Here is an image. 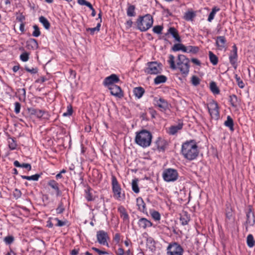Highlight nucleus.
<instances>
[{"mask_svg": "<svg viewBox=\"0 0 255 255\" xmlns=\"http://www.w3.org/2000/svg\"><path fill=\"white\" fill-rule=\"evenodd\" d=\"M16 20L20 23L25 22V16L22 12L19 11L16 13Z\"/></svg>", "mask_w": 255, "mask_h": 255, "instance_id": "nucleus-52", "label": "nucleus"}, {"mask_svg": "<svg viewBox=\"0 0 255 255\" xmlns=\"http://www.w3.org/2000/svg\"><path fill=\"white\" fill-rule=\"evenodd\" d=\"M167 80V77L163 75H160L156 76L154 79V83L155 85H158L161 83H164L166 82Z\"/></svg>", "mask_w": 255, "mask_h": 255, "instance_id": "nucleus-35", "label": "nucleus"}, {"mask_svg": "<svg viewBox=\"0 0 255 255\" xmlns=\"http://www.w3.org/2000/svg\"><path fill=\"white\" fill-rule=\"evenodd\" d=\"M29 54L27 52L22 53L20 56V59L23 62H26L29 59Z\"/></svg>", "mask_w": 255, "mask_h": 255, "instance_id": "nucleus-58", "label": "nucleus"}, {"mask_svg": "<svg viewBox=\"0 0 255 255\" xmlns=\"http://www.w3.org/2000/svg\"><path fill=\"white\" fill-rule=\"evenodd\" d=\"M207 109L212 119L218 120L220 118V107L216 101H210L207 104Z\"/></svg>", "mask_w": 255, "mask_h": 255, "instance_id": "nucleus-8", "label": "nucleus"}, {"mask_svg": "<svg viewBox=\"0 0 255 255\" xmlns=\"http://www.w3.org/2000/svg\"><path fill=\"white\" fill-rule=\"evenodd\" d=\"M229 101L231 106L234 108H236L239 103L238 97L235 94H233L230 96Z\"/></svg>", "mask_w": 255, "mask_h": 255, "instance_id": "nucleus-38", "label": "nucleus"}, {"mask_svg": "<svg viewBox=\"0 0 255 255\" xmlns=\"http://www.w3.org/2000/svg\"><path fill=\"white\" fill-rule=\"evenodd\" d=\"M133 93L136 98L140 99L145 93V90L144 88L141 87H137L133 89Z\"/></svg>", "mask_w": 255, "mask_h": 255, "instance_id": "nucleus-31", "label": "nucleus"}, {"mask_svg": "<svg viewBox=\"0 0 255 255\" xmlns=\"http://www.w3.org/2000/svg\"><path fill=\"white\" fill-rule=\"evenodd\" d=\"M118 212L120 213V217L123 219V222L128 224L129 222V216L125 207L123 205L119 206L118 207Z\"/></svg>", "mask_w": 255, "mask_h": 255, "instance_id": "nucleus-18", "label": "nucleus"}, {"mask_svg": "<svg viewBox=\"0 0 255 255\" xmlns=\"http://www.w3.org/2000/svg\"><path fill=\"white\" fill-rule=\"evenodd\" d=\"M235 78L236 79V82L238 86L240 88L243 89L245 87V85L244 82L241 79V78L237 74H236L235 75Z\"/></svg>", "mask_w": 255, "mask_h": 255, "instance_id": "nucleus-50", "label": "nucleus"}, {"mask_svg": "<svg viewBox=\"0 0 255 255\" xmlns=\"http://www.w3.org/2000/svg\"><path fill=\"white\" fill-rule=\"evenodd\" d=\"M28 112L30 115L35 116L37 119L48 120L50 119V115L49 113L45 110L35 109L33 108H29L27 109Z\"/></svg>", "mask_w": 255, "mask_h": 255, "instance_id": "nucleus-12", "label": "nucleus"}, {"mask_svg": "<svg viewBox=\"0 0 255 255\" xmlns=\"http://www.w3.org/2000/svg\"><path fill=\"white\" fill-rule=\"evenodd\" d=\"M14 238L12 235H8L3 239V241L7 245H9L13 243Z\"/></svg>", "mask_w": 255, "mask_h": 255, "instance_id": "nucleus-49", "label": "nucleus"}, {"mask_svg": "<svg viewBox=\"0 0 255 255\" xmlns=\"http://www.w3.org/2000/svg\"><path fill=\"white\" fill-rule=\"evenodd\" d=\"M229 62L233 67L236 69L238 67V48L235 44L232 46V50L230 51L229 55Z\"/></svg>", "mask_w": 255, "mask_h": 255, "instance_id": "nucleus-13", "label": "nucleus"}, {"mask_svg": "<svg viewBox=\"0 0 255 255\" xmlns=\"http://www.w3.org/2000/svg\"><path fill=\"white\" fill-rule=\"evenodd\" d=\"M183 122L180 120L177 125L171 126L169 128L168 133L170 135L175 134L178 130L181 129L183 128Z\"/></svg>", "mask_w": 255, "mask_h": 255, "instance_id": "nucleus-26", "label": "nucleus"}, {"mask_svg": "<svg viewBox=\"0 0 255 255\" xmlns=\"http://www.w3.org/2000/svg\"><path fill=\"white\" fill-rule=\"evenodd\" d=\"M39 20L46 29L49 30L50 29V23L46 17L43 16H41L39 18Z\"/></svg>", "mask_w": 255, "mask_h": 255, "instance_id": "nucleus-37", "label": "nucleus"}, {"mask_svg": "<svg viewBox=\"0 0 255 255\" xmlns=\"http://www.w3.org/2000/svg\"><path fill=\"white\" fill-rule=\"evenodd\" d=\"M96 237L99 244L107 247H109L108 240H110V237L107 232L104 230H99L97 232Z\"/></svg>", "mask_w": 255, "mask_h": 255, "instance_id": "nucleus-14", "label": "nucleus"}, {"mask_svg": "<svg viewBox=\"0 0 255 255\" xmlns=\"http://www.w3.org/2000/svg\"><path fill=\"white\" fill-rule=\"evenodd\" d=\"M187 52L188 53H192L194 54H196L198 53L199 51V48L198 46H189L187 47Z\"/></svg>", "mask_w": 255, "mask_h": 255, "instance_id": "nucleus-53", "label": "nucleus"}, {"mask_svg": "<svg viewBox=\"0 0 255 255\" xmlns=\"http://www.w3.org/2000/svg\"><path fill=\"white\" fill-rule=\"evenodd\" d=\"M101 26V24H100V22H98L95 27L87 28H86V31L87 32H90V34L93 35L95 32H98L100 31Z\"/></svg>", "mask_w": 255, "mask_h": 255, "instance_id": "nucleus-45", "label": "nucleus"}, {"mask_svg": "<svg viewBox=\"0 0 255 255\" xmlns=\"http://www.w3.org/2000/svg\"><path fill=\"white\" fill-rule=\"evenodd\" d=\"M137 182V179H134L132 181V190L135 193H138L139 192V188Z\"/></svg>", "mask_w": 255, "mask_h": 255, "instance_id": "nucleus-47", "label": "nucleus"}, {"mask_svg": "<svg viewBox=\"0 0 255 255\" xmlns=\"http://www.w3.org/2000/svg\"><path fill=\"white\" fill-rule=\"evenodd\" d=\"M224 125L228 127L231 131H234V123L233 119L230 116H228L227 117V120L224 122Z\"/></svg>", "mask_w": 255, "mask_h": 255, "instance_id": "nucleus-30", "label": "nucleus"}, {"mask_svg": "<svg viewBox=\"0 0 255 255\" xmlns=\"http://www.w3.org/2000/svg\"><path fill=\"white\" fill-rule=\"evenodd\" d=\"M137 225L139 229L146 230L148 228L154 227V224L151 222L150 220L144 217H138V220L137 223Z\"/></svg>", "mask_w": 255, "mask_h": 255, "instance_id": "nucleus-17", "label": "nucleus"}, {"mask_svg": "<svg viewBox=\"0 0 255 255\" xmlns=\"http://www.w3.org/2000/svg\"><path fill=\"white\" fill-rule=\"evenodd\" d=\"M163 65L161 63L157 61L148 62L146 67L144 69L145 73L150 75H157L161 73Z\"/></svg>", "mask_w": 255, "mask_h": 255, "instance_id": "nucleus-6", "label": "nucleus"}, {"mask_svg": "<svg viewBox=\"0 0 255 255\" xmlns=\"http://www.w3.org/2000/svg\"><path fill=\"white\" fill-rule=\"evenodd\" d=\"M246 221L244 224L246 231H248L249 226H253L255 223V213L253 207L249 205L246 210Z\"/></svg>", "mask_w": 255, "mask_h": 255, "instance_id": "nucleus-10", "label": "nucleus"}, {"mask_svg": "<svg viewBox=\"0 0 255 255\" xmlns=\"http://www.w3.org/2000/svg\"><path fill=\"white\" fill-rule=\"evenodd\" d=\"M68 202V205H70V202L69 200H67L66 198H63L59 202L58 205L56 209V213L57 214H62L65 210V203Z\"/></svg>", "mask_w": 255, "mask_h": 255, "instance_id": "nucleus-23", "label": "nucleus"}, {"mask_svg": "<svg viewBox=\"0 0 255 255\" xmlns=\"http://www.w3.org/2000/svg\"><path fill=\"white\" fill-rule=\"evenodd\" d=\"M181 154L187 160L196 159L199 154V149L196 140L191 139L183 142L181 146Z\"/></svg>", "mask_w": 255, "mask_h": 255, "instance_id": "nucleus-1", "label": "nucleus"}, {"mask_svg": "<svg viewBox=\"0 0 255 255\" xmlns=\"http://www.w3.org/2000/svg\"><path fill=\"white\" fill-rule=\"evenodd\" d=\"M172 50L173 51H178L181 50L184 52H187V47H186L184 45L181 43L175 44L172 47Z\"/></svg>", "mask_w": 255, "mask_h": 255, "instance_id": "nucleus-33", "label": "nucleus"}, {"mask_svg": "<svg viewBox=\"0 0 255 255\" xmlns=\"http://www.w3.org/2000/svg\"><path fill=\"white\" fill-rule=\"evenodd\" d=\"M174 59H175V57L173 55L170 54L169 55V59L168 60V63L170 65V67L172 69H175L177 68V66H176L175 61H174Z\"/></svg>", "mask_w": 255, "mask_h": 255, "instance_id": "nucleus-46", "label": "nucleus"}, {"mask_svg": "<svg viewBox=\"0 0 255 255\" xmlns=\"http://www.w3.org/2000/svg\"><path fill=\"white\" fill-rule=\"evenodd\" d=\"M112 189L115 198L118 200H121L125 199V194L122 193V188L116 177L114 175H112Z\"/></svg>", "mask_w": 255, "mask_h": 255, "instance_id": "nucleus-5", "label": "nucleus"}, {"mask_svg": "<svg viewBox=\"0 0 255 255\" xmlns=\"http://www.w3.org/2000/svg\"><path fill=\"white\" fill-rule=\"evenodd\" d=\"M153 104L155 107H158L160 111L162 112H165L167 110H169L171 106L167 101L162 97H154Z\"/></svg>", "mask_w": 255, "mask_h": 255, "instance_id": "nucleus-11", "label": "nucleus"}, {"mask_svg": "<svg viewBox=\"0 0 255 255\" xmlns=\"http://www.w3.org/2000/svg\"><path fill=\"white\" fill-rule=\"evenodd\" d=\"M210 89L214 94H219L220 93V89L217 86L216 82L212 81L210 83Z\"/></svg>", "mask_w": 255, "mask_h": 255, "instance_id": "nucleus-41", "label": "nucleus"}, {"mask_svg": "<svg viewBox=\"0 0 255 255\" xmlns=\"http://www.w3.org/2000/svg\"><path fill=\"white\" fill-rule=\"evenodd\" d=\"M26 47L29 50L37 49L39 47L37 40L34 38H29L26 42Z\"/></svg>", "mask_w": 255, "mask_h": 255, "instance_id": "nucleus-24", "label": "nucleus"}, {"mask_svg": "<svg viewBox=\"0 0 255 255\" xmlns=\"http://www.w3.org/2000/svg\"><path fill=\"white\" fill-rule=\"evenodd\" d=\"M135 23L137 29L141 32L146 31L151 28L153 25V17L150 14L139 16Z\"/></svg>", "mask_w": 255, "mask_h": 255, "instance_id": "nucleus-3", "label": "nucleus"}, {"mask_svg": "<svg viewBox=\"0 0 255 255\" xmlns=\"http://www.w3.org/2000/svg\"><path fill=\"white\" fill-rule=\"evenodd\" d=\"M233 216V211L232 208L227 207L226 210V217L228 220H230Z\"/></svg>", "mask_w": 255, "mask_h": 255, "instance_id": "nucleus-51", "label": "nucleus"}, {"mask_svg": "<svg viewBox=\"0 0 255 255\" xmlns=\"http://www.w3.org/2000/svg\"><path fill=\"white\" fill-rule=\"evenodd\" d=\"M200 80L196 76H193L191 78V82L194 86H197L200 84Z\"/></svg>", "mask_w": 255, "mask_h": 255, "instance_id": "nucleus-60", "label": "nucleus"}, {"mask_svg": "<svg viewBox=\"0 0 255 255\" xmlns=\"http://www.w3.org/2000/svg\"><path fill=\"white\" fill-rule=\"evenodd\" d=\"M13 196L16 199L20 198L21 196V192L20 190L18 189H15L13 192Z\"/></svg>", "mask_w": 255, "mask_h": 255, "instance_id": "nucleus-63", "label": "nucleus"}, {"mask_svg": "<svg viewBox=\"0 0 255 255\" xmlns=\"http://www.w3.org/2000/svg\"><path fill=\"white\" fill-rule=\"evenodd\" d=\"M108 89L110 90L111 95L119 98H122L124 97V92L120 86L118 85H113L112 87H109Z\"/></svg>", "mask_w": 255, "mask_h": 255, "instance_id": "nucleus-19", "label": "nucleus"}, {"mask_svg": "<svg viewBox=\"0 0 255 255\" xmlns=\"http://www.w3.org/2000/svg\"><path fill=\"white\" fill-rule=\"evenodd\" d=\"M179 176L176 169L168 168L164 170L162 177L164 180L167 182H174L177 180Z\"/></svg>", "mask_w": 255, "mask_h": 255, "instance_id": "nucleus-9", "label": "nucleus"}, {"mask_svg": "<svg viewBox=\"0 0 255 255\" xmlns=\"http://www.w3.org/2000/svg\"><path fill=\"white\" fill-rule=\"evenodd\" d=\"M163 29V26L162 25H158L153 27L152 31L154 33L159 34L161 33Z\"/></svg>", "mask_w": 255, "mask_h": 255, "instance_id": "nucleus-56", "label": "nucleus"}, {"mask_svg": "<svg viewBox=\"0 0 255 255\" xmlns=\"http://www.w3.org/2000/svg\"><path fill=\"white\" fill-rule=\"evenodd\" d=\"M156 149L159 152H164L169 146V142L161 137H158L155 141Z\"/></svg>", "mask_w": 255, "mask_h": 255, "instance_id": "nucleus-16", "label": "nucleus"}, {"mask_svg": "<svg viewBox=\"0 0 255 255\" xmlns=\"http://www.w3.org/2000/svg\"><path fill=\"white\" fill-rule=\"evenodd\" d=\"M226 42L227 40L225 36H219L217 37L216 43L219 49L222 50L225 47Z\"/></svg>", "mask_w": 255, "mask_h": 255, "instance_id": "nucleus-28", "label": "nucleus"}, {"mask_svg": "<svg viewBox=\"0 0 255 255\" xmlns=\"http://www.w3.org/2000/svg\"><path fill=\"white\" fill-rule=\"evenodd\" d=\"M120 81V79L118 75L115 74H112L110 76L106 77L103 82V85L109 88L113 85H116L115 84L117 83Z\"/></svg>", "mask_w": 255, "mask_h": 255, "instance_id": "nucleus-15", "label": "nucleus"}, {"mask_svg": "<svg viewBox=\"0 0 255 255\" xmlns=\"http://www.w3.org/2000/svg\"><path fill=\"white\" fill-rule=\"evenodd\" d=\"M78 4L81 5H86L88 7H92V4L86 0H77Z\"/></svg>", "mask_w": 255, "mask_h": 255, "instance_id": "nucleus-61", "label": "nucleus"}, {"mask_svg": "<svg viewBox=\"0 0 255 255\" xmlns=\"http://www.w3.org/2000/svg\"><path fill=\"white\" fill-rule=\"evenodd\" d=\"M209 57L210 62L213 65H216L219 61L218 57L212 51L209 52Z\"/></svg>", "mask_w": 255, "mask_h": 255, "instance_id": "nucleus-40", "label": "nucleus"}, {"mask_svg": "<svg viewBox=\"0 0 255 255\" xmlns=\"http://www.w3.org/2000/svg\"><path fill=\"white\" fill-rule=\"evenodd\" d=\"M148 111L151 116L152 119L155 118L156 115H157V112L152 107L149 108Z\"/></svg>", "mask_w": 255, "mask_h": 255, "instance_id": "nucleus-64", "label": "nucleus"}, {"mask_svg": "<svg viewBox=\"0 0 255 255\" xmlns=\"http://www.w3.org/2000/svg\"><path fill=\"white\" fill-rule=\"evenodd\" d=\"M247 244L249 248H253L255 244V240L252 234H249L247 237Z\"/></svg>", "mask_w": 255, "mask_h": 255, "instance_id": "nucleus-42", "label": "nucleus"}, {"mask_svg": "<svg viewBox=\"0 0 255 255\" xmlns=\"http://www.w3.org/2000/svg\"><path fill=\"white\" fill-rule=\"evenodd\" d=\"M122 236L120 233H116L113 236V242H114L116 245H119L121 240Z\"/></svg>", "mask_w": 255, "mask_h": 255, "instance_id": "nucleus-57", "label": "nucleus"}, {"mask_svg": "<svg viewBox=\"0 0 255 255\" xmlns=\"http://www.w3.org/2000/svg\"><path fill=\"white\" fill-rule=\"evenodd\" d=\"M180 220L182 225L185 226L188 224L190 220V216L186 211H183L180 214Z\"/></svg>", "mask_w": 255, "mask_h": 255, "instance_id": "nucleus-27", "label": "nucleus"}, {"mask_svg": "<svg viewBox=\"0 0 255 255\" xmlns=\"http://www.w3.org/2000/svg\"><path fill=\"white\" fill-rule=\"evenodd\" d=\"M47 185L55 191L57 197L62 195V191L60 190L59 184L55 180H49L47 183Z\"/></svg>", "mask_w": 255, "mask_h": 255, "instance_id": "nucleus-21", "label": "nucleus"}, {"mask_svg": "<svg viewBox=\"0 0 255 255\" xmlns=\"http://www.w3.org/2000/svg\"><path fill=\"white\" fill-rule=\"evenodd\" d=\"M220 10V8L218 6H215L212 9L211 12L210 13L208 17V21L209 22H211L214 18L215 16L217 13V12L219 11Z\"/></svg>", "mask_w": 255, "mask_h": 255, "instance_id": "nucleus-36", "label": "nucleus"}, {"mask_svg": "<svg viewBox=\"0 0 255 255\" xmlns=\"http://www.w3.org/2000/svg\"><path fill=\"white\" fill-rule=\"evenodd\" d=\"M24 69L26 71L29 72L31 74H36L38 72V68L36 67L30 69L28 67L25 66Z\"/></svg>", "mask_w": 255, "mask_h": 255, "instance_id": "nucleus-62", "label": "nucleus"}, {"mask_svg": "<svg viewBox=\"0 0 255 255\" xmlns=\"http://www.w3.org/2000/svg\"><path fill=\"white\" fill-rule=\"evenodd\" d=\"M190 60L184 55L179 54L178 56V61L177 63V68L183 77H186L189 73Z\"/></svg>", "mask_w": 255, "mask_h": 255, "instance_id": "nucleus-4", "label": "nucleus"}, {"mask_svg": "<svg viewBox=\"0 0 255 255\" xmlns=\"http://www.w3.org/2000/svg\"><path fill=\"white\" fill-rule=\"evenodd\" d=\"M54 220L57 222V223L55 225L56 227H62L64 226H69L70 223L68 220H65L64 221L59 220L58 218H55Z\"/></svg>", "mask_w": 255, "mask_h": 255, "instance_id": "nucleus-43", "label": "nucleus"}, {"mask_svg": "<svg viewBox=\"0 0 255 255\" xmlns=\"http://www.w3.org/2000/svg\"><path fill=\"white\" fill-rule=\"evenodd\" d=\"M152 134L151 132L145 129H143L136 132L135 142L139 146L146 148L151 143Z\"/></svg>", "mask_w": 255, "mask_h": 255, "instance_id": "nucleus-2", "label": "nucleus"}, {"mask_svg": "<svg viewBox=\"0 0 255 255\" xmlns=\"http://www.w3.org/2000/svg\"><path fill=\"white\" fill-rule=\"evenodd\" d=\"M136 205L138 207V210L140 212L147 215V211L146 208V204L141 197H139L136 199Z\"/></svg>", "mask_w": 255, "mask_h": 255, "instance_id": "nucleus-22", "label": "nucleus"}, {"mask_svg": "<svg viewBox=\"0 0 255 255\" xmlns=\"http://www.w3.org/2000/svg\"><path fill=\"white\" fill-rule=\"evenodd\" d=\"M196 15V14L195 11L192 10L188 11L185 13L183 18L186 21H192Z\"/></svg>", "mask_w": 255, "mask_h": 255, "instance_id": "nucleus-34", "label": "nucleus"}, {"mask_svg": "<svg viewBox=\"0 0 255 255\" xmlns=\"http://www.w3.org/2000/svg\"><path fill=\"white\" fill-rule=\"evenodd\" d=\"M150 215L153 219L155 221H159L161 219V215L159 212L153 210L150 212Z\"/></svg>", "mask_w": 255, "mask_h": 255, "instance_id": "nucleus-48", "label": "nucleus"}, {"mask_svg": "<svg viewBox=\"0 0 255 255\" xmlns=\"http://www.w3.org/2000/svg\"><path fill=\"white\" fill-rule=\"evenodd\" d=\"M40 176L41 174H35L31 176L21 175V177L23 179L28 180L38 181Z\"/></svg>", "mask_w": 255, "mask_h": 255, "instance_id": "nucleus-44", "label": "nucleus"}, {"mask_svg": "<svg viewBox=\"0 0 255 255\" xmlns=\"http://www.w3.org/2000/svg\"><path fill=\"white\" fill-rule=\"evenodd\" d=\"M95 192L89 186H87V189L85 190V197L88 201H95L96 196L94 195Z\"/></svg>", "mask_w": 255, "mask_h": 255, "instance_id": "nucleus-20", "label": "nucleus"}, {"mask_svg": "<svg viewBox=\"0 0 255 255\" xmlns=\"http://www.w3.org/2000/svg\"><path fill=\"white\" fill-rule=\"evenodd\" d=\"M73 113V108L71 105H69L67 107V112L63 114V117H70Z\"/></svg>", "mask_w": 255, "mask_h": 255, "instance_id": "nucleus-55", "label": "nucleus"}, {"mask_svg": "<svg viewBox=\"0 0 255 255\" xmlns=\"http://www.w3.org/2000/svg\"><path fill=\"white\" fill-rule=\"evenodd\" d=\"M7 142L8 147L10 150H13L16 148L17 144L15 137H11L10 135H8Z\"/></svg>", "mask_w": 255, "mask_h": 255, "instance_id": "nucleus-29", "label": "nucleus"}, {"mask_svg": "<svg viewBox=\"0 0 255 255\" xmlns=\"http://www.w3.org/2000/svg\"><path fill=\"white\" fill-rule=\"evenodd\" d=\"M135 6L134 5L131 4L129 3H128V7L127 9V15L130 17L135 16Z\"/></svg>", "mask_w": 255, "mask_h": 255, "instance_id": "nucleus-32", "label": "nucleus"}, {"mask_svg": "<svg viewBox=\"0 0 255 255\" xmlns=\"http://www.w3.org/2000/svg\"><path fill=\"white\" fill-rule=\"evenodd\" d=\"M33 28L34 29V31L32 33V35L36 37L39 36L41 35V32L38 25L34 24L33 26Z\"/></svg>", "mask_w": 255, "mask_h": 255, "instance_id": "nucleus-54", "label": "nucleus"}, {"mask_svg": "<svg viewBox=\"0 0 255 255\" xmlns=\"http://www.w3.org/2000/svg\"><path fill=\"white\" fill-rule=\"evenodd\" d=\"M166 255H183V248L176 242L169 243L166 249Z\"/></svg>", "mask_w": 255, "mask_h": 255, "instance_id": "nucleus-7", "label": "nucleus"}, {"mask_svg": "<svg viewBox=\"0 0 255 255\" xmlns=\"http://www.w3.org/2000/svg\"><path fill=\"white\" fill-rule=\"evenodd\" d=\"M91 250L96 252L99 255H104L109 254V253L105 251L101 250L95 247H92L91 248Z\"/></svg>", "mask_w": 255, "mask_h": 255, "instance_id": "nucleus-59", "label": "nucleus"}, {"mask_svg": "<svg viewBox=\"0 0 255 255\" xmlns=\"http://www.w3.org/2000/svg\"><path fill=\"white\" fill-rule=\"evenodd\" d=\"M14 165L16 167H22L27 169L28 171H30L31 169V166L29 163H20L17 160H15L13 162Z\"/></svg>", "mask_w": 255, "mask_h": 255, "instance_id": "nucleus-39", "label": "nucleus"}, {"mask_svg": "<svg viewBox=\"0 0 255 255\" xmlns=\"http://www.w3.org/2000/svg\"><path fill=\"white\" fill-rule=\"evenodd\" d=\"M170 34L175 40L178 42H181V37L179 34L178 30L174 27H170L168 28L166 34Z\"/></svg>", "mask_w": 255, "mask_h": 255, "instance_id": "nucleus-25", "label": "nucleus"}]
</instances>
